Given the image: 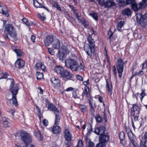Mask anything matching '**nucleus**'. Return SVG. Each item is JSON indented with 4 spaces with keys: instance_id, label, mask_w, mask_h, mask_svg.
Listing matches in <instances>:
<instances>
[{
    "instance_id": "13d9d810",
    "label": "nucleus",
    "mask_w": 147,
    "mask_h": 147,
    "mask_svg": "<svg viewBox=\"0 0 147 147\" xmlns=\"http://www.w3.org/2000/svg\"><path fill=\"white\" fill-rule=\"evenodd\" d=\"M74 12L76 18H78V17H80L81 15H79L78 13L77 12L76 10H74Z\"/></svg>"
},
{
    "instance_id": "bf43d9fd",
    "label": "nucleus",
    "mask_w": 147,
    "mask_h": 147,
    "mask_svg": "<svg viewBox=\"0 0 147 147\" xmlns=\"http://www.w3.org/2000/svg\"><path fill=\"white\" fill-rule=\"evenodd\" d=\"M124 127L126 130V131L127 133H129V132H131V131L129 127V126L127 127L126 126H124Z\"/></svg>"
},
{
    "instance_id": "1a4fd4ad",
    "label": "nucleus",
    "mask_w": 147,
    "mask_h": 147,
    "mask_svg": "<svg viewBox=\"0 0 147 147\" xmlns=\"http://www.w3.org/2000/svg\"><path fill=\"white\" fill-rule=\"evenodd\" d=\"M51 81L53 86L57 89H59L61 86L60 80L55 77L52 78Z\"/></svg>"
},
{
    "instance_id": "20e7f679",
    "label": "nucleus",
    "mask_w": 147,
    "mask_h": 147,
    "mask_svg": "<svg viewBox=\"0 0 147 147\" xmlns=\"http://www.w3.org/2000/svg\"><path fill=\"white\" fill-rule=\"evenodd\" d=\"M5 30L8 34L15 40H17V34L13 25L11 24H6Z\"/></svg>"
},
{
    "instance_id": "5fc2aeb1",
    "label": "nucleus",
    "mask_w": 147,
    "mask_h": 147,
    "mask_svg": "<svg viewBox=\"0 0 147 147\" xmlns=\"http://www.w3.org/2000/svg\"><path fill=\"white\" fill-rule=\"evenodd\" d=\"M22 20L23 22H24L26 25H29V24H28V22L27 19L26 18H23Z\"/></svg>"
},
{
    "instance_id": "052dcab7",
    "label": "nucleus",
    "mask_w": 147,
    "mask_h": 147,
    "mask_svg": "<svg viewBox=\"0 0 147 147\" xmlns=\"http://www.w3.org/2000/svg\"><path fill=\"white\" fill-rule=\"evenodd\" d=\"M76 76L78 80L81 81H83V78L81 76L79 75H77Z\"/></svg>"
},
{
    "instance_id": "72a5a7b5",
    "label": "nucleus",
    "mask_w": 147,
    "mask_h": 147,
    "mask_svg": "<svg viewBox=\"0 0 147 147\" xmlns=\"http://www.w3.org/2000/svg\"><path fill=\"white\" fill-rule=\"evenodd\" d=\"M95 118L97 123H100L102 121V119L98 114L96 115V116L95 117Z\"/></svg>"
},
{
    "instance_id": "e433bc0d",
    "label": "nucleus",
    "mask_w": 147,
    "mask_h": 147,
    "mask_svg": "<svg viewBox=\"0 0 147 147\" xmlns=\"http://www.w3.org/2000/svg\"><path fill=\"white\" fill-rule=\"evenodd\" d=\"M128 136L131 142L134 141V137L133 134L132 132L127 133Z\"/></svg>"
},
{
    "instance_id": "7c9ffc66",
    "label": "nucleus",
    "mask_w": 147,
    "mask_h": 147,
    "mask_svg": "<svg viewBox=\"0 0 147 147\" xmlns=\"http://www.w3.org/2000/svg\"><path fill=\"white\" fill-rule=\"evenodd\" d=\"M125 136V133L123 131L120 132L119 134V138L120 140V143L123 144V141L124 139Z\"/></svg>"
},
{
    "instance_id": "2f4dec72",
    "label": "nucleus",
    "mask_w": 147,
    "mask_h": 147,
    "mask_svg": "<svg viewBox=\"0 0 147 147\" xmlns=\"http://www.w3.org/2000/svg\"><path fill=\"white\" fill-rule=\"evenodd\" d=\"M79 108L83 113H86L87 111V107L85 105H80Z\"/></svg>"
},
{
    "instance_id": "4be33fe9",
    "label": "nucleus",
    "mask_w": 147,
    "mask_h": 147,
    "mask_svg": "<svg viewBox=\"0 0 147 147\" xmlns=\"http://www.w3.org/2000/svg\"><path fill=\"white\" fill-rule=\"evenodd\" d=\"M61 47L60 42L58 39H56L52 45V47L55 49H59Z\"/></svg>"
},
{
    "instance_id": "e2e57ef3",
    "label": "nucleus",
    "mask_w": 147,
    "mask_h": 147,
    "mask_svg": "<svg viewBox=\"0 0 147 147\" xmlns=\"http://www.w3.org/2000/svg\"><path fill=\"white\" fill-rule=\"evenodd\" d=\"M74 89V88L72 87H70L69 88H67L65 90L66 91H70L73 90Z\"/></svg>"
},
{
    "instance_id": "338daca9",
    "label": "nucleus",
    "mask_w": 147,
    "mask_h": 147,
    "mask_svg": "<svg viewBox=\"0 0 147 147\" xmlns=\"http://www.w3.org/2000/svg\"><path fill=\"white\" fill-rule=\"evenodd\" d=\"M144 74V72L142 70L140 71L138 73V75L139 76H141Z\"/></svg>"
},
{
    "instance_id": "cd10ccee",
    "label": "nucleus",
    "mask_w": 147,
    "mask_h": 147,
    "mask_svg": "<svg viewBox=\"0 0 147 147\" xmlns=\"http://www.w3.org/2000/svg\"><path fill=\"white\" fill-rule=\"evenodd\" d=\"M87 40L89 44V46L94 47L95 42L94 39L92 38L91 35L90 34L89 35Z\"/></svg>"
},
{
    "instance_id": "a19ab883",
    "label": "nucleus",
    "mask_w": 147,
    "mask_h": 147,
    "mask_svg": "<svg viewBox=\"0 0 147 147\" xmlns=\"http://www.w3.org/2000/svg\"><path fill=\"white\" fill-rule=\"evenodd\" d=\"M88 131L87 133V135H90L92 132V126L91 125H90L89 127V128H87Z\"/></svg>"
},
{
    "instance_id": "dca6fc26",
    "label": "nucleus",
    "mask_w": 147,
    "mask_h": 147,
    "mask_svg": "<svg viewBox=\"0 0 147 147\" xmlns=\"http://www.w3.org/2000/svg\"><path fill=\"white\" fill-rule=\"evenodd\" d=\"M124 62L121 58L118 59L116 64L117 70H123Z\"/></svg>"
},
{
    "instance_id": "9b49d317",
    "label": "nucleus",
    "mask_w": 147,
    "mask_h": 147,
    "mask_svg": "<svg viewBox=\"0 0 147 147\" xmlns=\"http://www.w3.org/2000/svg\"><path fill=\"white\" fill-rule=\"evenodd\" d=\"M84 49L87 54L91 57L92 54H94L95 52L94 47L90 46L89 45L84 47Z\"/></svg>"
},
{
    "instance_id": "69168bd1",
    "label": "nucleus",
    "mask_w": 147,
    "mask_h": 147,
    "mask_svg": "<svg viewBox=\"0 0 147 147\" xmlns=\"http://www.w3.org/2000/svg\"><path fill=\"white\" fill-rule=\"evenodd\" d=\"M35 38H36V37L35 36L32 35L31 36V39L32 41L34 42H35Z\"/></svg>"
},
{
    "instance_id": "09e8293b",
    "label": "nucleus",
    "mask_w": 147,
    "mask_h": 147,
    "mask_svg": "<svg viewBox=\"0 0 147 147\" xmlns=\"http://www.w3.org/2000/svg\"><path fill=\"white\" fill-rule=\"evenodd\" d=\"M108 34L109 35V38L110 40V42H111L113 38L112 36L113 34V33L111 31L110 32L108 33Z\"/></svg>"
},
{
    "instance_id": "a878e982",
    "label": "nucleus",
    "mask_w": 147,
    "mask_h": 147,
    "mask_svg": "<svg viewBox=\"0 0 147 147\" xmlns=\"http://www.w3.org/2000/svg\"><path fill=\"white\" fill-rule=\"evenodd\" d=\"M122 13L123 15L129 17V16H131V11L130 9L127 8L123 10L122 11Z\"/></svg>"
},
{
    "instance_id": "37998d69",
    "label": "nucleus",
    "mask_w": 147,
    "mask_h": 147,
    "mask_svg": "<svg viewBox=\"0 0 147 147\" xmlns=\"http://www.w3.org/2000/svg\"><path fill=\"white\" fill-rule=\"evenodd\" d=\"M86 20L84 18L82 19V20L81 21V23L82 24L84 25V26L85 28H86L88 26V25L86 24Z\"/></svg>"
},
{
    "instance_id": "0eeeda50",
    "label": "nucleus",
    "mask_w": 147,
    "mask_h": 147,
    "mask_svg": "<svg viewBox=\"0 0 147 147\" xmlns=\"http://www.w3.org/2000/svg\"><path fill=\"white\" fill-rule=\"evenodd\" d=\"M61 77L63 78H65L67 80H71L73 75L69 71L63 69L60 74Z\"/></svg>"
},
{
    "instance_id": "58836bf2",
    "label": "nucleus",
    "mask_w": 147,
    "mask_h": 147,
    "mask_svg": "<svg viewBox=\"0 0 147 147\" xmlns=\"http://www.w3.org/2000/svg\"><path fill=\"white\" fill-rule=\"evenodd\" d=\"M48 51L49 53L52 55H54L55 52L54 50L51 48H48Z\"/></svg>"
},
{
    "instance_id": "39448f33",
    "label": "nucleus",
    "mask_w": 147,
    "mask_h": 147,
    "mask_svg": "<svg viewBox=\"0 0 147 147\" xmlns=\"http://www.w3.org/2000/svg\"><path fill=\"white\" fill-rule=\"evenodd\" d=\"M46 103V106H48V110H49L54 112L55 115V118H56V122L58 121V120L60 118L59 115L57 113H60L58 109L55 107V106L53 103H51L48 99L45 100Z\"/></svg>"
},
{
    "instance_id": "680f3d73",
    "label": "nucleus",
    "mask_w": 147,
    "mask_h": 147,
    "mask_svg": "<svg viewBox=\"0 0 147 147\" xmlns=\"http://www.w3.org/2000/svg\"><path fill=\"white\" fill-rule=\"evenodd\" d=\"M89 91V88L88 87H86L84 88V91L83 92L88 94Z\"/></svg>"
},
{
    "instance_id": "7ed1b4c3",
    "label": "nucleus",
    "mask_w": 147,
    "mask_h": 147,
    "mask_svg": "<svg viewBox=\"0 0 147 147\" xmlns=\"http://www.w3.org/2000/svg\"><path fill=\"white\" fill-rule=\"evenodd\" d=\"M106 128L104 126L100 125L99 127H95L94 132L99 136V142L103 144L106 143L109 139V136L108 132L105 133Z\"/></svg>"
},
{
    "instance_id": "4d7b16f0",
    "label": "nucleus",
    "mask_w": 147,
    "mask_h": 147,
    "mask_svg": "<svg viewBox=\"0 0 147 147\" xmlns=\"http://www.w3.org/2000/svg\"><path fill=\"white\" fill-rule=\"evenodd\" d=\"M43 123L44 125L47 126L48 125V121L47 120L45 119L43 121Z\"/></svg>"
},
{
    "instance_id": "8fccbe9b",
    "label": "nucleus",
    "mask_w": 147,
    "mask_h": 147,
    "mask_svg": "<svg viewBox=\"0 0 147 147\" xmlns=\"http://www.w3.org/2000/svg\"><path fill=\"white\" fill-rule=\"evenodd\" d=\"M124 22L123 21H120L117 27H119V28H121L123 26Z\"/></svg>"
},
{
    "instance_id": "a211bd4d",
    "label": "nucleus",
    "mask_w": 147,
    "mask_h": 147,
    "mask_svg": "<svg viewBox=\"0 0 147 147\" xmlns=\"http://www.w3.org/2000/svg\"><path fill=\"white\" fill-rule=\"evenodd\" d=\"M139 15L140 16V24L143 25H146V23L147 21V14H145L142 16L140 13Z\"/></svg>"
},
{
    "instance_id": "79ce46f5",
    "label": "nucleus",
    "mask_w": 147,
    "mask_h": 147,
    "mask_svg": "<svg viewBox=\"0 0 147 147\" xmlns=\"http://www.w3.org/2000/svg\"><path fill=\"white\" fill-rule=\"evenodd\" d=\"M146 94L145 93V90H142V92L140 94V96H141L140 97V99L141 101H142L143 98L145 96Z\"/></svg>"
},
{
    "instance_id": "774afa93",
    "label": "nucleus",
    "mask_w": 147,
    "mask_h": 147,
    "mask_svg": "<svg viewBox=\"0 0 147 147\" xmlns=\"http://www.w3.org/2000/svg\"><path fill=\"white\" fill-rule=\"evenodd\" d=\"M126 0H117V1L121 3H125Z\"/></svg>"
},
{
    "instance_id": "6ab92c4d",
    "label": "nucleus",
    "mask_w": 147,
    "mask_h": 147,
    "mask_svg": "<svg viewBox=\"0 0 147 147\" xmlns=\"http://www.w3.org/2000/svg\"><path fill=\"white\" fill-rule=\"evenodd\" d=\"M33 4L34 6L36 8H43L46 9L48 11H49V9L46 7L42 5V4L39 3L36 0H33Z\"/></svg>"
},
{
    "instance_id": "49530a36",
    "label": "nucleus",
    "mask_w": 147,
    "mask_h": 147,
    "mask_svg": "<svg viewBox=\"0 0 147 147\" xmlns=\"http://www.w3.org/2000/svg\"><path fill=\"white\" fill-rule=\"evenodd\" d=\"M118 73V76L119 78H121L122 75V73L123 70H117Z\"/></svg>"
},
{
    "instance_id": "f03ea898",
    "label": "nucleus",
    "mask_w": 147,
    "mask_h": 147,
    "mask_svg": "<svg viewBox=\"0 0 147 147\" xmlns=\"http://www.w3.org/2000/svg\"><path fill=\"white\" fill-rule=\"evenodd\" d=\"M65 63L66 67L73 71L83 70L84 69V67L82 63L79 64L75 59L71 58H67L66 59Z\"/></svg>"
},
{
    "instance_id": "603ef678",
    "label": "nucleus",
    "mask_w": 147,
    "mask_h": 147,
    "mask_svg": "<svg viewBox=\"0 0 147 147\" xmlns=\"http://www.w3.org/2000/svg\"><path fill=\"white\" fill-rule=\"evenodd\" d=\"M38 15L39 16V18L42 21H44L45 20V18L44 16H42L40 13H38Z\"/></svg>"
},
{
    "instance_id": "6e6552de",
    "label": "nucleus",
    "mask_w": 147,
    "mask_h": 147,
    "mask_svg": "<svg viewBox=\"0 0 147 147\" xmlns=\"http://www.w3.org/2000/svg\"><path fill=\"white\" fill-rule=\"evenodd\" d=\"M60 118L58 120V121L56 122V118L55 119V121L54 125L53 126L52 128V131L55 134H59L61 131V129L60 127L58 126L59 124Z\"/></svg>"
},
{
    "instance_id": "aec40b11",
    "label": "nucleus",
    "mask_w": 147,
    "mask_h": 147,
    "mask_svg": "<svg viewBox=\"0 0 147 147\" xmlns=\"http://www.w3.org/2000/svg\"><path fill=\"white\" fill-rule=\"evenodd\" d=\"M0 12L7 17L9 16V10L5 6H3L1 9H0Z\"/></svg>"
},
{
    "instance_id": "9d476101",
    "label": "nucleus",
    "mask_w": 147,
    "mask_h": 147,
    "mask_svg": "<svg viewBox=\"0 0 147 147\" xmlns=\"http://www.w3.org/2000/svg\"><path fill=\"white\" fill-rule=\"evenodd\" d=\"M89 106L90 108V110L91 112V116H93L94 115L95 110L96 106L95 102L93 101V99L92 98H90L88 100Z\"/></svg>"
},
{
    "instance_id": "f257e3e1",
    "label": "nucleus",
    "mask_w": 147,
    "mask_h": 147,
    "mask_svg": "<svg viewBox=\"0 0 147 147\" xmlns=\"http://www.w3.org/2000/svg\"><path fill=\"white\" fill-rule=\"evenodd\" d=\"M8 79L11 80V84L9 86V90L12 94L11 98L9 99L10 104H13L16 107L18 105V103L16 99V95L17 94L19 86V84H15L14 80L11 77L9 78Z\"/></svg>"
},
{
    "instance_id": "3c124183",
    "label": "nucleus",
    "mask_w": 147,
    "mask_h": 147,
    "mask_svg": "<svg viewBox=\"0 0 147 147\" xmlns=\"http://www.w3.org/2000/svg\"><path fill=\"white\" fill-rule=\"evenodd\" d=\"M134 147H140L138 144L134 141L131 142Z\"/></svg>"
},
{
    "instance_id": "f3484780",
    "label": "nucleus",
    "mask_w": 147,
    "mask_h": 147,
    "mask_svg": "<svg viewBox=\"0 0 147 147\" xmlns=\"http://www.w3.org/2000/svg\"><path fill=\"white\" fill-rule=\"evenodd\" d=\"M15 64L16 67L19 69H21L24 66L25 62L24 60L18 59L15 62Z\"/></svg>"
},
{
    "instance_id": "412c9836",
    "label": "nucleus",
    "mask_w": 147,
    "mask_h": 147,
    "mask_svg": "<svg viewBox=\"0 0 147 147\" xmlns=\"http://www.w3.org/2000/svg\"><path fill=\"white\" fill-rule=\"evenodd\" d=\"M58 53H59V59L61 61H63L66 58V54L64 49L63 51H61L59 50Z\"/></svg>"
},
{
    "instance_id": "393cba45",
    "label": "nucleus",
    "mask_w": 147,
    "mask_h": 147,
    "mask_svg": "<svg viewBox=\"0 0 147 147\" xmlns=\"http://www.w3.org/2000/svg\"><path fill=\"white\" fill-rule=\"evenodd\" d=\"M106 90L109 92L111 95L112 93V86L111 83L109 84V83L108 80L107 79L106 80Z\"/></svg>"
},
{
    "instance_id": "de8ad7c7",
    "label": "nucleus",
    "mask_w": 147,
    "mask_h": 147,
    "mask_svg": "<svg viewBox=\"0 0 147 147\" xmlns=\"http://www.w3.org/2000/svg\"><path fill=\"white\" fill-rule=\"evenodd\" d=\"M126 1L128 4H131V5L133 3L136 2L135 0H126Z\"/></svg>"
},
{
    "instance_id": "ddd939ff",
    "label": "nucleus",
    "mask_w": 147,
    "mask_h": 147,
    "mask_svg": "<svg viewBox=\"0 0 147 147\" xmlns=\"http://www.w3.org/2000/svg\"><path fill=\"white\" fill-rule=\"evenodd\" d=\"M54 40L53 36L52 35L47 36L44 40L45 45L48 46L51 45Z\"/></svg>"
},
{
    "instance_id": "f704fd0d",
    "label": "nucleus",
    "mask_w": 147,
    "mask_h": 147,
    "mask_svg": "<svg viewBox=\"0 0 147 147\" xmlns=\"http://www.w3.org/2000/svg\"><path fill=\"white\" fill-rule=\"evenodd\" d=\"M1 77L0 78V79H7V77H10V76L7 73L5 72L4 73H2L1 75Z\"/></svg>"
},
{
    "instance_id": "ea45409f",
    "label": "nucleus",
    "mask_w": 147,
    "mask_h": 147,
    "mask_svg": "<svg viewBox=\"0 0 147 147\" xmlns=\"http://www.w3.org/2000/svg\"><path fill=\"white\" fill-rule=\"evenodd\" d=\"M53 6L56 8L57 10L60 11H61L62 10L61 9L60 7L58 5L57 3L56 2L53 4Z\"/></svg>"
},
{
    "instance_id": "6e6d98bb",
    "label": "nucleus",
    "mask_w": 147,
    "mask_h": 147,
    "mask_svg": "<svg viewBox=\"0 0 147 147\" xmlns=\"http://www.w3.org/2000/svg\"><path fill=\"white\" fill-rule=\"evenodd\" d=\"M105 0H98L99 4L102 5H103L104 4L105 1Z\"/></svg>"
},
{
    "instance_id": "bb28decb",
    "label": "nucleus",
    "mask_w": 147,
    "mask_h": 147,
    "mask_svg": "<svg viewBox=\"0 0 147 147\" xmlns=\"http://www.w3.org/2000/svg\"><path fill=\"white\" fill-rule=\"evenodd\" d=\"M35 67L36 69L38 70H40L41 69L42 71H45L46 69L45 66L42 63L40 64L38 63H36L35 66Z\"/></svg>"
},
{
    "instance_id": "c9c22d12",
    "label": "nucleus",
    "mask_w": 147,
    "mask_h": 147,
    "mask_svg": "<svg viewBox=\"0 0 147 147\" xmlns=\"http://www.w3.org/2000/svg\"><path fill=\"white\" fill-rule=\"evenodd\" d=\"M36 77L37 80H41L43 77V75L42 73L37 72L36 73Z\"/></svg>"
},
{
    "instance_id": "c85d7f7f",
    "label": "nucleus",
    "mask_w": 147,
    "mask_h": 147,
    "mask_svg": "<svg viewBox=\"0 0 147 147\" xmlns=\"http://www.w3.org/2000/svg\"><path fill=\"white\" fill-rule=\"evenodd\" d=\"M63 68L60 66H56L54 69V71L57 74H60Z\"/></svg>"
},
{
    "instance_id": "5701e85b",
    "label": "nucleus",
    "mask_w": 147,
    "mask_h": 147,
    "mask_svg": "<svg viewBox=\"0 0 147 147\" xmlns=\"http://www.w3.org/2000/svg\"><path fill=\"white\" fill-rule=\"evenodd\" d=\"M138 109V107L136 104L132 105V107L131 108V116L134 117L135 115V112L137 111Z\"/></svg>"
},
{
    "instance_id": "4c0bfd02",
    "label": "nucleus",
    "mask_w": 147,
    "mask_h": 147,
    "mask_svg": "<svg viewBox=\"0 0 147 147\" xmlns=\"http://www.w3.org/2000/svg\"><path fill=\"white\" fill-rule=\"evenodd\" d=\"M89 15L91 16L96 21L98 20V15L97 13H90Z\"/></svg>"
},
{
    "instance_id": "0e129e2a",
    "label": "nucleus",
    "mask_w": 147,
    "mask_h": 147,
    "mask_svg": "<svg viewBox=\"0 0 147 147\" xmlns=\"http://www.w3.org/2000/svg\"><path fill=\"white\" fill-rule=\"evenodd\" d=\"M94 144L92 142H89V147H94Z\"/></svg>"
},
{
    "instance_id": "b1692460",
    "label": "nucleus",
    "mask_w": 147,
    "mask_h": 147,
    "mask_svg": "<svg viewBox=\"0 0 147 147\" xmlns=\"http://www.w3.org/2000/svg\"><path fill=\"white\" fill-rule=\"evenodd\" d=\"M115 5V3L111 0H108L105 2L104 5L105 8H110Z\"/></svg>"
},
{
    "instance_id": "f8f14e48",
    "label": "nucleus",
    "mask_w": 147,
    "mask_h": 147,
    "mask_svg": "<svg viewBox=\"0 0 147 147\" xmlns=\"http://www.w3.org/2000/svg\"><path fill=\"white\" fill-rule=\"evenodd\" d=\"M143 6V4L142 3L140 2L138 4L136 2L134 3H133L131 5V7L133 10L135 12H137Z\"/></svg>"
},
{
    "instance_id": "2eb2a0df",
    "label": "nucleus",
    "mask_w": 147,
    "mask_h": 147,
    "mask_svg": "<svg viewBox=\"0 0 147 147\" xmlns=\"http://www.w3.org/2000/svg\"><path fill=\"white\" fill-rule=\"evenodd\" d=\"M64 136L65 140L68 142H70L72 140L71 134L69 131L67 129H65L64 132Z\"/></svg>"
},
{
    "instance_id": "a18cd8bd",
    "label": "nucleus",
    "mask_w": 147,
    "mask_h": 147,
    "mask_svg": "<svg viewBox=\"0 0 147 147\" xmlns=\"http://www.w3.org/2000/svg\"><path fill=\"white\" fill-rule=\"evenodd\" d=\"M106 144H103L101 142L97 144L96 145V147H105L106 146Z\"/></svg>"
},
{
    "instance_id": "423d86ee",
    "label": "nucleus",
    "mask_w": 147,
    "mask_h": 147,
    "mask_svg": "<svg viewBox=\"0 0 147 147\" xmlns=\"http://www.w3.org/2000/svg\"><path fill=\"white\" fill-rule=\"evenodd\" d=\"M20 136L22 140L26 145L31 142L32 137L29 133L25 131L22 132L20 133Z\"/></svg>"
},
{
    "instance_id": "c03bdc74",
    "label": "nucleus",
    "mask_w": 147,
    "mask_h": 147,
    "mask_svg": "<svg viewBox=\"0 0 147 147\" xmlns=\"http://www.w3.org/2000/svg\"><path fill=\"white\" fill-rule=\"evenodd\" d=\"M3 124V126L5 127H8L9 125V123L6 120H4Z\"/></svg>"
},
{
    "instance_id": "864d4df0",
    "label": "nucleus",
    "mask_w": 147,
    "mask_h": 147,
    "mask_svg": "<svg viewBox=\"0 0 147 147\" xmlns=\"http://www.w3.org/2000/svg\"><path fill=\"white\" fill-rule=\"evenodd\" d=\"M38 134H39V136L40 141H42L43 139V137L41 135L40 131L39 130H38Z\"/></svg>"
},
{
    "instance_id": "c756f323",
    "label": "nucleus",
    "mask_w": 147,
    "mask_h": 147,
    "mask_svg": "<svg viewBox=\"0 0 147 147\" xmlns=\"http://www.w3.org/2000/svg\"><path fill=\"white\" fill-rule=\"evenodd\" d=\"M73 97L75 98H79L80 95L79 94V91L77 89L74 90L72 92Z\"/></svg>"
},
{
    "instance_id": "473e14b6",
    "label": "nucleus",
    "mask_w": 147,
    "mask_h": 147,
    "mask_svg": "<svg viewBox=\"0 0 147 147\" xmlns=\"http://www.w3.org/2000/svg\"><path fill=\"white\" fill-rule=\"evenodd\" d=\"M13 51L16 54L17 57H21L23 53L20 49H13Z\"/></svg>"
},
{
    "instance_id": "4468645a",
    "label": "nucleus",
    "mask_w": 147,
    "mask_h": 147,
    "mask_svg": "<svg viewBox=\"0 0 147 147\" xmlns=\"http://www.w3.org/2000/svg\"><path fill=\"white\" fill-rule=\"evenodd\" d=\"M140 147H147V132L146 133L144 136L140 140Z\"/></svg>"
}]
</instances>
